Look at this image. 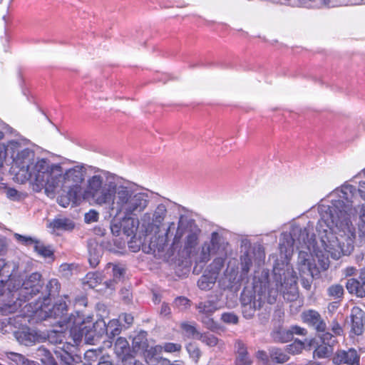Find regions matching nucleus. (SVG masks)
Listing matches in <instances>:
<instances>
[{"mask_svg": "<svg viewBox=\"0 0 365 365\" xmlns=\"http://www.w3.org/2000/svg\"><path fill=\"white\" fill-rule=\"evenodd\" d=\"M279 250L281 255H284L285 259L289 260L293 254V240L289 238L287 239V245L284 242H281Z\"/></svg>", "mask_w": 365, "mask_h": 365, "instance_id": "obj_25", "label": "nucleus"}, {"mask_svg": "<svg viewBox=\"0 0 365 365\" xmlns=\"http://www.w3.org/2000/svg\"><path fill=\"white\" fill-rule=\"evenodd\" d=\"M98 214L95 210H91L89 212L86 214L85 219L87 222H96L98 220Z\"/></svg>", "mask_w": 365, "mask_h": 365, "instance_id": "obj_40", "label": "nucleus"}, {"mask_svg": "<svg viewBox=\"0 0 365 365\" xmlns=\"http://www.w3.org/2000/svg\"><path fill=\"white\" fill-rule=\"evenodd\" d=\"M113 277H114L115 279H120V277L123 274V269L118 266L113 265Z\"/></svg>", "mask_w": 365, "mask_h": 365, "instance_id": "obj_41", "label": "nucleus"}, {"mask_svg": "<svg viewBox=\"0 0 365 365\" xmlns=\"http://www.w3.org/2000/svg\"><path fill=\"white\" fill-rule=\"evenodd\" d=\"M9 150H11L13 167L26 173L36 186L44 188L48 195L66 192V196L60 197L58 202L63 207L69 205L71 195L76 192L78 183L83 179V165L63 170L60 163H52L44 158H36L33 150L23 148L16 143L11 145Z\"/></svg>", "mask_w": 365, "mask_h": 365, "instance_id": "obj_2", "label": "nucleus"}, {"mask_svg": "<svg viewBox=\"0 0 365 365\" xmlns=\"http://www.w3.org/2000/svg\"><path fill=\"white\" fill-rule=\"evenodd\" d=\"M198 339L210 347L217 345H219V346H223V343L221 341H220L215 335L210 333L200 334Z\"/></svg>", "mask_w": 365, "mask_h": 365, "instance_id": "obj_18", "label": "nucleus"}, {"mask_svg": "<svg viewBox=\"0 0 365 365\" xmlns=\"http://www.w3.org/2000/svg\"><path fill=\"white\" fill-rule=\"evenodd\" d=\"M34 250L43 257H50L53 255V252L50 246H46L44 244L37 240L34 246Z\"/></svg>", "mask_w": 365, "mask_h": 365, "instance_id": "obj_24", "label": "nucleus"}, {"mask_svg": "<svg viewBox=\"0 0 365 365\" xmlns=\"http://www.w3.org/2000/svg\"><path fill=\"white\" fill-rule=\"evenodd\" d=\"M167 215V209L163 204L158 205L152 214L151 220L146 222V219L150 218V214L145 213L143 217V227L145 228V232L147 235L155 234L160 232V226Z\"/></svg>", "mask_w": 365, "mask_h": 365, "instance_id": "obj_6", "label": "nucleus"}, {"mask_svg": "<svg viewBox=\"0 0 365 365\" xmlns=\"http://www.w3.org/2000/svg\"><path fill=\"white\" fill-rule=\"evenodd\" d=\"M277 271H278V269L277 267H274V272L275 276L279 275L281 277V273L279 272H277Z\"/></svg>", "mask_w": 365, "mask_h": 365, "instance_id": "obj_55", "label": "nucleus"}, {"mask_svg": "<svg viewBox=\"0 0 365 365\" xmlns=\"http://www.w3.org/2000/svg\"><path fill=\"white\" fill-rule=\"evenodd\" d=\"M73 324V327L71 329V335L76 343L81 341L83 336L86 340H90L93 337L92 329L100 324L103 326V330H106L112 337L118 335L120 332V324L118 319L110 320L106 326L103 320H99L95 324H92L91 322L83 321L81 317H78Z\"/></svg>", "mask_w": 365, "mask_h": 365, "instance_id": "obj_4", "label": "nucleus"}, {"mask_svg": "<svg viewBox=\"0 0 365 365\" xmlns=\"http://www.w3.org/2000/svg\"><path fill=\"white\" fill-rule=\"evenodd\" d=\"M355 269L353 267H348L345 269V274L346 276H351L354 273Z\"/></svg>", "mask_w": 365, "mask_h": 365, "instance_id": "obj_51", "label": "nucleus"}, {"mask_svg": "<svg viewBox=\"0 0 365 365\" xmlns=\"http://www.w3.org/2000/svg\"><path fill=\"white\" fill-rule=\"evenodd\" d=\"M163 351L168 353L178 352L181 350V345L177 343H165L163 346Z\"/></svg>", "mask_w": 365, "mask_h": 365, "instance_id": "obj_34", "label": "nucleus"}, {"mask_svg": "<svg viewBox=\"0 0 365 365\" xmlns=\"http://www.w3.org/2000/svg\"><path fill=\"white\" fill-rule=\"evenodd\" d=\"M256 357L262 361L264 364H267L268 362V356L267 353L264 351H258L256 353Z\"/></svg>", "mask_w": 365, "mask_h": 365, "instance_id": "obj_42", "label": "nucleus"}, {"mask_svg": "<svg viewBox=\"0 0 365 365\" xmlns=\"http://www.w3.org/2000/svg\"><path fill=\"white\" fill-rule=\"evenodd\" d=\"M210 315H203L201 316V321L205 325V327L211 330L216 329V324L213 319L210 317Z\"/></svg>", "mask_w": 365, "mask_h": 365, "instance_id": "obj_38", "label": "nucleus"}, {"mask_svg": "<svg viewBox=\"0 0 365 365\" xmlns=\"http://www.w3.org/2000/svg\"><path fill=\"white\" fill-rule=\"evenodd\" d=\"M175 224L174 222H171L170 225H169V227H168V229L166 232V235H168V232H170V230L174 227Z\"/></svg>", "mask_w": 365, "mask_h": 365, "instance_id": "obj_53", "label": "nucleus"}, {"mask_svg": "<svg viewBox=\"0 0 365 365\" xmlns=\"http://www.w3.org/2000/svg\"><path fill=\"white\" fill-rule=\"evenodd\" d=\"M98 365H111V364L108 361H104V362L99 363Z\"/></svg>", "mask_w": 365, "mask_h": 365, "instance_id": "obj_56", "label": "nucleus"}, {"mask_svg": "<svg viewBox=\"0 0 365 365\" xmlns=\"http://www.w3.org/2000/svg\"><path fill=\"white\" fill-rule=\"evenodd\" d=\"M4 134L2 132H0V139L3 138Z\"/></svg>", "mask_w": 365, "mask_h": 365, "instance_id": "obj_57", "label": "nucleus"}, {"mask_svg": "<svg viewBox=\"0 0 365 365\" xmlns=\"http://www.w3.org/2000/svg\"><path fill=\"white\" fill-rule=\"evenodd\" d=\"M308 349L306 339L304 341L300 340H295L291 344L287 346V351L292 354H298L302 351L303 349Z\"/></svg>", "mask_w": 365, "mask_h": 365, "instance_id": "obj_23", "label": "nucleus"}, {"mask_svg": "<svg viewBox=\"0 0 365 365\" xmlns=\"http://www.w3.org/2000/svg\"><path fill=\"white\" fill-rule=\"evenodd\" d=\"M269 357L272 362L277 364H283L289 359V356L286 354L275 348L270 350Z\"/></svg>", "mask_w": 365, "mask_h": 365, "instance_id": "obj_20", "label": "nucleus"}, {"mask_svg": "<svg viewBox=\"0 0 365 365\" xmlns=\"http://www.w3.org/2000/svg\"><path fill=\"white\" fill-rule=\"evenodd\" d=\"M182 235H183V231H182V228L181 227V225L180 223L179 225H178L176 234L175 235V237H174V240H173V242L175 244L178 243L180 241V240L181 239Z\"/></svg>", "mask_w": 365, "mask_h": 365, "instance_id": "obj_43", "label": "nucleus"}, {"mask_svg": "<svg viewBox=\"0 0 365 365\" xmlns=\"http://www.w3.org/2000/svg\"><path fill=\"white\" fill-rule=\"evenodd\" d=\"M308 349L314 347V357L324 359L329 357L333 352V345L335 342L334 339L329 333H324L318 338L306 339Z\"/></svg>", "mask_w": 365, "mask_h": 365, "instance_id": "obj_5", "label": "nucleus"}, {"mask_svg": "<svg viewBox=\"0 0 365 365\" xmlns=\"http://www.w3.org/2000/svg\"><path fill=\"white\" fill-rule=\"evenodd\" d=\"M49 227L58 230H71L74 227V224L69 219L57 218L49 223Z\"/></svg>", "mask_w": 365, "mask_h": 365, "instance_id": "obj_17", "label": "nucleus"}, {"mask_svg": "<svg viewBox=\"0 0 365 365\" xmlns=\"http://www.w3.org/2000/svg\"><path fill=\"white\" fill-rule=\"evenodd\" d=\"M302 317L304 322L314 327L318 331H324L326 324L322 320L320 314L317 312L308 310L303 312Z\"/></svg>", "mask_w": 365, "mask_h": 365, "instance_id": "obj_10", "label": "nucleus"}, {"mask_svg": "<svg viewBox=\"0 0 365 365\" xmlns=\"http://www.w3.org/2000/svg\"><path fill=\"white\" fill-rule=\"evenodd\" d=\"M134 343H135V344H138V342L136 341V339H135V340H134Z\"/></svg>", "mask_w": 365, "mask_h": 365, "instance_id": "obj_58", "label": "nucleus"}, {"mask_svg": "<svg viewBox=\"0 0 365 365\" xmlns=\"http://www.w3.org/2000/svg\"><path fill=\"white\" fill-rule=\"evenodd\" d=\"M220 308L217 302L208 300L204 302H200L197 305V309L201 314L211 315L216 310Z\"/></svg>", "mask_w": 365, "mask_h": 365, "instance_id": "obj_16", "label": "nucleus"}, {"mask_svg": "<svg viewBox=\"0 0 365 365\" xmlns=\"http://www.w3.org/2000/svg\"><path fill=\"white\" fill-rule=\"evenodd\" d=\"M123 365H143L140 361L134 358H127L123 361Z\"/></svg>", "mask_w": 365, "mask_h": 365, "instance_id": "obj_44", "label": "nucleus"}, {"mask_svg": "<svg viewBox=\"0 0 365 365\" xmlns=\"http://www.w3.org/2000/svg\"><path fill=\"white\" fill-rule=\"evenodd\" d=\"M123 220V232L128 237L135 235L137 226L135 224L134 217L121 218Z\"/></svg>", "mask_w": 365, "mask_h": 365, "instance_id": "obj_21", "label": "nucleus"}, {"mask_svg": "<svg viewBox=\"0 0 365 365\" xmlns=\"http://www.w3.org/2000/svg\"><path fill=\"white\" fill-rule=\"evenodd\" d=\"M101 255V248L96 245L94 247L93 245H90L89 247V263L93 267H95L98 265L99 262V258Z\"/></svg>", "mask_w": 365, "mask_h": 365, "instance_id": "obj_22", "label": "nucleus"}, {"mask_svg": "<svg viewBox=\"0 0 365 365\" xmlns=\"http://www.w3.org/2000/svg\"><path fill=\"white\" fill-rule=\"evenodd\" d=\"M181 327L183 329L185 334L188 337L195 338L198 339L200 333H199L197 331L196 328L193 325L189 324L187 323H182Z\"/></svg>", "mask_w": 365, "mask_h": 365, "instance_id": "obj_29", "label": "nucleus"}, {"mask_svg": "<svg viewBox=\"0 0 365 365\" xmlns=\"http://www.w3.org/2000/svg\"><path fill=\"white\" fill-rule=\"evenodd\" d=\"M222 320L227 324H237L238 317L233 313H224L221 317Z\"/></svg>", "mask_w": 365, "mask_h": 365, "instance_id": "obj_37", "label": "nucleus"}, {"mask_svg": "<svg viewBox=\"0 0 365 365\" xmlns=\"http://www.w3.org/2000/svg\"><path fill=\"white\" fill-rule=\"evenodd\" d=\"M111 231L114 235H119L120 232V228L117 224L112 225Z\"/></svg>", "mask_w": 365, "mask_h": 365, "instance_id": "obj_50", "label": "nucleus"}, {"mask_svg": "<svg viewBox=\"0 0 365 365\" xmlns=\"http://www.w3.org/2000/svg\"><path fill=\"white\" fill-rule=\"evenodd\" d=\"M2 1H3V0H0V4H1V3H2Z\"/></svg>", "mask_w": 365, "mask_h": 365, "instance_id": "obj_59", "label": "nucleus"}, {"mask_svg": "<svg viewBox=\"0 0 365 365\" xmlns=\"http://www.w3.org/2000/svg\"><path fill=\"white\" fill-rule=\"evenodd\" d=\"M331 330L336 335H340L343 331L342 328L338 323L333 324Z\"/></svg>", "mask_w": 365, "mask_h": 365, "instance_id": "obj_47", "label": "nucleus"}, {"mask_svg": "<svg viewBox=\"0 0 365 365\" xmlns=\"http://www.w3.org/2000/svg\"><path fill=\"white\" fill-rule=\"evenodd\" d=\"M123 320L127 324H131L133 322V317L130 314H124L123 315Z\"/></svg>", "mask_w": 365, "mask_h": 365, "instance_id": "obj_49", "label": "nucleus"}, {"mask_svg": "<svg viewBox=\"0 0 365 365\" xmlns=\"http://www.w3.org/2000/svg\"><path fill=\"white\" fill-rule=\"evenodd\" d=\"M15 237L19 242H22L23 244H24L26 245H32L34 246V245L37 242V240L35 238H32L31 237L23 236L19 234H16Z\"/></svg>", "mask_w": 365, "mask_h": 365, "instance_id": "obj_36", "label": "nucleus"}, {"mask_svg": "<svg viewBox=\"0 0 365 365\" xmlns=\"http://www.w3.org/2000/svg\"><path fill=\"white\" fill-rule=\"evenodd\" d=\"M217 274L215 272L204 274L198 280L197 285L202 290L210 289L216 282Z\"/></svg>", "mask_w": 365, "mask_h": 365, "instance_id": "obj_15", "label": "nucleus"}, {"mask_svg": "<svg viewBox=\"0 0 365 365\" xmlns=\"http://www.w3.org/2000/svg\"><path fill=\"white\" fill-rule=\"evenodd\" d=\"M211 255H213L211 245H210L209 242H205L199 255V260L202 262H207L210 260Z\"/></svg>", "mask_w": 365, "mask_h": 365, "instance_id": "obj_27", "label": "nucleus"}, {"mask_svg": "<svg viewBox=\"0 0 365 365\" xmlns=\"http://www.w3.org/2000/svg\"><path fill=\"white\" fill-rule=\"evenodd\" d=\"M163 348L161 345H156L154 346H147L144 352L143 356L145 360L148 362L154 358H156L162 354Z\"/></svg>", "mask_w": 365, "mask_h": 365, "instance_id": "obj_19", "label": "nucleus"}, {"mask_svg": "<svg viewBox=\"0 0 365 365\" xmlns=\"http://www.w3.org/2000/svg\"><path fill=\"white\" fill-rule=\"evenodd\" d=\"M283 275V282L280 281L279 284L277 283L275 289H270L269 272L264 269L255 272L253 279L254 299L253 301L247 299L245 292L242 294L241 301L244 306L243 312L246 313L247 309L252 310L260 309L265 302L273 304L276 300L278 292H282L287 299H294L297 294V277L294 274L293 270L289 269H287Z\"/></svg>", "mask_w": 365, "mask_h": 365, "instance_id": "obj_3", "label": "nucleus"}, {"mask_svg": "<svg viewBox=\"0 0 365 365\" xmlns=\"http://www.w3.org/2000/svg\"><path fill=\"white\" fill-rule=\"evenodd\" d=\"M357 297H365V280L361 283L359 282V289L357 292Z\"/></svg>", "mask_w": 365, "mask_h": 365, "instance_id": "obj_45", "label": "nucleus"}, {"mask_svg": "<svg viewBox=\"0 0 365 365\" xmlns=\"http://www.w3.org/2000/svg\"><path fill=\"white\" fill-rule=\"evenodd\" d=\"M128 349V342L125 338L119 337L115 343V349L117 354L125 353Z\"/></svg>", "mask_w": 365, "mask_h": 365, "instance_id": "obj_30", "label": "nucleus"}, {"mask_svg": "<svg viewBox=\"0 0 365 365\" xmlns=\"http://www.w3.org/2000/svg\"><path fill=\"white\" fill-rule=\"evenodd\" d=\"M6 195L10 198H14L17 196L18 192L15 189L9 188L6 191Z\"/></svg>", "mask_w": 365, "mask_h": 365, "instance_id": "obj_48", "label": "nucleus"}, {"mask_svg": "<svg viewBox=\"0 0 365 365\" xmlns=\"http://www.w3.org/2000/svg\"><path fill=\"white\" fill-rule=\"evenodd\" d=\"M12 144L15 143H10L6 148L4 145L0 144V166L3 165L4 160L8 155H11V150H9V149Z\"/></svg>", "mask_w": 365, "mask_h": 365, "instance_id": "obj_33", "label": "nucleus"}, {"mask_svg": "<svg viewBox=\"0 0 365 365\" xmlns=\"http://www.w3.org/2000/svg\"><path fill=\"white\" fill-rule=\"evenodd\" d=\"M83 173V179L76 192L71 195L69 203H77L82 200L91 201L96 205L108 207L110 215L118 218L138 217L148 207V193L135 185L100 170L87 178L83 187L87 173L84 165Z\"/></svg>", "mask_w": 365, "mask_h": 365, "instance_id": "obj_1", "label": "nucleus"}, {"mask_svg": "<svg viewBox=\"0 0 365 365\" xmlns=\"http://www.w3.org/2000/svg\"><path fill=\"white\" fill-rule=\"evenodd\" d=\"M209 244L211 245V250L213 255H225L227 243L223 237L217 232H213L211 235Z\"/></svg>", "mask_w": 365, "mask_h": 365, "instance_id": "obj_11", "label": "nucleus"}, {"mask_svg": "<svg viewBox=\"0 0 365 365\" xmlns=\"http://www.w3.org/2000/svg\"><path fill=\"white\" fill-rule=\"evenodd\" d=\"M359 282L355 279H349L347 280L346 287L348 292L351 294H354L357 296V292L359 289Z\"/></svg>", "mask_w": 365, "mask_h": 365, "instance_id": "obj_32", "label": "nucleus"}, {"mask_svg": "<svg viewBox=\"0 0 365 365\" xmlns=\"http://www.w3.org/2000/svg\"><path fill=\"white\" fill-rule=\"evenodd\" d=\"M16 337L17 340L22 344L30 346L35 343L38 336L34 331L30 329H24L20 331L16 332Z\"/></svg>", "mask_w": 365, "mask_h": 365, "instance_id": "obj_14", "label": "nucleus"}, {"mask_svg": "<svg viewBox=\"0 0 365 365\" xmlns=\"http://www.w3.org/2000/svg\"><path fill=\"white\" fill-rule=\"evenodd\" d=\"M187 350L192 359H194L195 361L198 360L201 353L197 346H196L195 344H189L187 346Z\"/></svg>", "mask_w": 365, "mask_h": 365, "instance_id": "obj_35", "label": "nucleus"}, {"mask_svg": "<svg viewBox=\"0 0 365 365\" xmlns=\"http://www.w3.org/2000/svg\"><path fill=\"white\" fill-rule=\"evenodd\" d=\"M175 304L181 309H185L189 306V300L185 297H178L175 300Z\"/></svg>", "mask_w": 365, "mask_h": 365, "instance_id": "obj_39", "label": "nucleus"}, {"mask_svg": "<svg viewBox=\"0 0 365 365\" xmlns=\"http://www.w3.org/2000/svg\"><path fill=\"white\" fill-rule=\"evenodd\" d=\"M170 314V308L166 304H163L160 308V314L166 317Z\"/></svg>", "mask_w": 365, "mask_h": 365, "instance_id": "obj_46", "label": "nucleus"}, {"mask_svg": "<svg viewBox=\"0 0 365 365\" xmlns=\"http://www.w3.org/2000/svg\"><path fill=\"white\" fill-rule=\"evenodd\" d=\"M252 265L251 256L248 253H245L241 257V267L245 273H247Z\"/></svg>", "mask_w": 365, "mask_h": 365, "instance_id": "obj_31", "label": "nucleus"}, {"mask_svg": "<svg viewBox=\"0 0 365 365\" xmlns=\"http://www.w3.org/2000/svg\"><path fill=\"white\" fill-rule=\"evenodd\" d=\"M293 334L304 336L307 334V330L298 326H293L289 330L279 331L274 338L281 342H286L292 339Z\"/></svg>", "mask_w": 365, "mask_h": 365, "instance_id": "obj_12", "label": "nucleus"}, {"mask_svg": "<svg viewBox=\"0 0 365 365\" xmlns=\"http://www.w3.org/2000/svg\"><path fill=\"white\" fill-rule=\"evenodd\" d=\"M13 356H14L13 359L16 361H24V358L21 354H14Z\"/></svg>", "mask_w": 365, "mask_h": 365, "instance_id": "obj_52", "label": "nucleus"}, {"mask_svg": "<svg viewBox=\"0 0 365 365\" xmlns=\"http://www.w3.org/2000/svg\"><path fill=\"white\" fill-rule=\"evenodd\" d=\"M327 293L334 299H339L344 294V288L340 284H333L327 289Z\"/></svg>", "mask_w": 365, "mask_h": 365, "instance_id": "obj_26", "label": "nucleus"}, {"mask_svg": "<svg viewBox=\"0 0 365 365\" xmlns=\"http://www.w3.org/2000/svg\"><path fill=\"white\" fill-rule=\"evenodd\" d=\"M198 242V234L195 232L188 233L185 242V249L187 250L194 248Z\"/></svg>", "mask_w": 365, "mask_h": 365, "instance_id": "obj_28", "label": "nucleus"}, {"mask_svg": "<svg viewBox=\"0 0 365 365\" xmlns=\"http://www.w3.org/2000/svg\"><path fill=\"white\" fill-rule=\"evenodd\" d=\"M71 265L70 264H63L61 266V268L65 270L66 269H69L71 268Z\"/></svg>", "mask_w": 365, "mask_h": 365, "instance_id": "obj_54", "label": "nucleus"}, {"mask_svg": "<svg viewBox=\"0 0 365 365\" xmlns=\"http://www.w3.org/2000/svg\"><path fill=\"white\" fill-rule=\"evenodd\" d=\"M22 286L24 289H31V292H29L30 294H36L37 292H39L41 287V274L37 272L31 274L24 282Z\"/></svg>", "mask_w": 365, "mask_h": 365, "instance_id": "obj_13", "label": "nucleus"}, {"mask_svg": "<svg viewBox=\"0 0 365 365\" xmlns=\"http://www.w3.org/2000/svg\"><path fill=\"white\" fill-rule=\"evenodd\" d=\"M364 312L358 307L351 310V332L355 335H361L364 329Z\"/></svg>", "mask_w": 365, "mask_h": 365, "instance_id": "obj_7", "label": "nucleus"}, {"mask_svg": "<svg viewBox=\"0 0 365 365\" xmlns=\"http://www.w3.org/2000/svg\"><path fill=\"white\" fill-rule=\"evenodd\" d=\"M235 365H252V360L249 356L245 344L238 340L235 342Z\"/></svg>", "mask_w": 365, "mask_h": 365, "instance_id": "obj_9", "label": "nucleus"}, {"mask_svg": "<svg viewBox=\"0 0 365 365\" xmlns=\"http://www.w3.org/2000/svg\"><path fill=\"white\" fill-rule=\"evenodd\" d=\"M333 362L338 365L341 364L346 365H359V356L356 351L352 349L348 351L341 350L335 354Z\"/></svg>", "mask_w": 365, "mask_h": 365, "instance_id": "obj_8", "label": "nucleus"}]
</instances>
